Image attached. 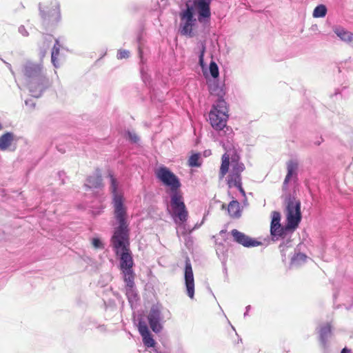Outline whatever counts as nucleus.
<instances>
[{
	"mask_svg": "<svg viewBox=\"0 0 353 353\" xmlns=\"http://www.w3.org/2000/svg\"><path fill=\"white\" fill-rule=\"evenodd\" d=\"M320 341L323 347H326L327 342L332 336V327L330 323L321 327L319 330Z\"/></svg>",
	"mask_w": 353,
	"mask_h": 353,
	"instance_id": "nucleus-18",
	"label": "nucleus"
},
{
	"mask_svg": "<svg viewBox=\"0 0 353 353\" xmlns=\"http://www.w3.org/2000/svg\"><path fill=\"white\" fill-rule=\"evenodd\" d=\"M138 329L141 336L150 333L148 325L144 321L140 320L139 321Z\"/></svg>",
	"mask_w": 353,
	"mask_h": 353,
	"instance_id": "nucleus-27",
	"label": "nucleus"
},
{
	"mask_svg": "<svg viewBox=\"0 0 353 353\" xmlns=\"http://www.w3.org/2000/svg\"><path fill=\"white\" fill-rule=\"evenodd\" d=\"M245 170V165L242 162L239 161V157L235 155L232 157V170L228 176V185L230 188L236 187L242 196L243 205L247 206L248 205V199L246 197L245 192L242 187L241 182V173Z\"/></svg>",
	"mask_w": 353,
	"mask_h": 353,
	"instance_id": "nucleus-8",
	"label": "nucleus"
},
{
	"mask_svg": "<svg viewBox=\"0 0 353 353\" xmlns=\"http://www.w3.org/2000/svg\"><path fill=\"white\" fill-rule=\"evenodd\" d=\"M110 179V190L112 194V203L114 206V218L118 223H127L126 208L123 205V197L121 192L119 191V182L117 179L111 174H109Z\"/></svg>",
	"mask_w": 353,
	"mask_h": 353,
	"instance_id": "nucleus-7",
	"label": "nucleus"
},
{
	"mask_svg": "<svg viewBox=\"0 0 353 353\" xmlns=\"http://www.w3.org/2000/svg\"><path fill=\"white\" fill-rule=\"evenodd\" d=\"M203 73L208 83L211 94L218 97L216 103L209 113V119L212 127L217 132L216 140L225 150L221 158V165L219 171V179H222L228 172L230 159L239 155L234 151V131L227 125L228 119V107L223 97L225 94L223 85L218 81L219 75V68H201Z\"/></svg>",
	"mask_w": 353,
	"mask_h": 353,
	"instance_id": "nucleus-1",
	"label": "nucleus"
},
{
	"mask_svg": "<svg viewBox=\"0 0 353 353\" xmlns=\"http://www.w3.org/2000/svg\"><path fill=\"white\" fill-rule=\"evenodd\" d=\"M341 353H351V350L345 347L342 350Z\"/></svg>",
	"mask_w": 353,
	"mask_h": 353,
	"instance_id": "nucleus-37",
	"label": "nucleus"
},
{
	"mask_svg": "<svg viewBox=\"0 0 353 353\" xmlns=\"http://www.w3.org/2000/svg\"><path fill=\"white\" fill-rule=\"evenodd\" d=\"M250 308H251V306H250V305H248V306H246V307H245V313H244V314H243L244 317H246V316L248 315V312H249V310H250Z\"/></svg>",
	"mask_w": 353,
	"mask_h": 353,
	"instance_id": "nucleus-35",
	"label": "nucleus"
},
{
	"mask_svg": "<svg viewBox=\"0 0 353 353\" xmlns=\"http://www.w3.org/2000/svg\"><path fill=\"white\" fill-rule=\"evenodd\" d=\"M2 128H3V126H2L1 123H0V130H1Z\"/></svg>",
	"mask_w": 353,
	"mask_h": 353,
	"instance_id": "nucleus-38",
	"label": "nucleus"
},
{
	"mask_svg": "<svg viewBox=\"0 0 353 353\" xmlns=\"http://www.w3.org/2000/svg\"><path fill=\"white\" fill-rule=\"evenodd\" d=\"M203 153L205 157H208L211 154V151L210 150H205Z\"/></svg>",
	"mask_w": 353,
	"mask_h": 353,
	"instance_id": "nucleus-36",
	"label": "nucleus"
},
{
	"mask_svg": "<svg viewBox=\"0 0 353 353\" xmlns=\"http://www.w3.org/2000/svg\"><path fill=\"white\" fill-rule=\"evenodd\" d=\"M126 284L125 285V294L127 296L129 303L132 305L136 303L138 300V294L134 288V277L128 279H123Z\"/></svg>",
	"mask_w": 353,
	"mask_h": 353,
	"instance_id": "nucleus-14",
	"label": "nucleus"
},
{
	"mask_svg": "<svg viewBox=\"0 0 353 353\" xmlns=\"http://www.w3.org/2000/svg\"><path fill=\"white\" fill-rule=\"evenodd\" d=\"M222 233H224L223 230H221V231L220 232V234H222Z\"/></svg>",
	"mask_w": 353,
	"mask_h": 353,
	"instance_id": "nucleus-39",
	"label": "nucleus"
},
{
	"mask_svg": "<svg viewBox=\"0 0 353 353\" xmlns=\"http://www.w3.org/2000/svg\"><path fill=\"white\" fill-rule=\"evenodd\" d=\"M327 13L326 7L323 5L317 6L313 11V17L315 18L324 17Z\"/></svg>",
	"mask_w": 353,
	"mask_h": 353,
	"instance_id": "nucleus-23",
	"label": "nucleus"
},
{
	"mask_svg": "<svg viewBox=\"0 0 353 353\" xmlns=\"http://www.w3.org/2000/svg\"><path fill=\"white\" fill-rule=\"evenodd\" d=\"M169 208L170 214L174 222L179 228L180 231H177V233L180 232L182 235L187 234L188 230L185 223L188 218V212L184 203L183 194L175 193L173 194L170 198Z\"/></svg>",
	"mask_w": 353,
	"mask_h": 353,
	"instance_id": "nucleus-5",
	"label": "nucleus"
},
{
	"mask_svg": "<svg viewBox=\"0 0 353 353\" xmlns=\"http://www.w3.org/2000/svg\"><path fill=\"white\" fill-rule=\"evenodd\" d=\"M298 164L294 161H290L287 163V174L283 181V188L287 189L289 181L294 177L297 176Z\"/></svg>",
	"mask_w": 353,
	"mask_h": 353,
	"instance_id": "nucleus-16",
	"label": "nucleus"
},
{
	"mask_svg": "<svg viewBox=\"0 0 353 353\" xmlns=\"http://www.w3.org/2000/svg\"><path fill=\"white\" fill-rule=\"evenodd\" d=\"M145 72L144 70V68H142L141 70V77H142V79L143 81V82L147 84L148 83H149V79L148 77V76L145 74Z\"/></svg>",
	"mask_w": 353,
	"mask_h": 353,
	"instance_id": "nucleus-31",
	"label": "nucleus"
},
{
	"mask_svg": "<svg viewBox=\"0 0 353 353\" xmlns=\"http://www.w3.org/2000/svg\"><path fill=\"white\" fill-rule=\"evenodd\" d=\"M287 225L285 228L281 225V214L279 212H272L270 233L274 241L282 237L286 230L296 228L301 220V202L294 197H290L287 204Z\"/></svg>",
	"mask_w": 353,
	"mask_h": 353,
	"instance_id": "nucleus-4",
	"label": "nucleus"
},
{
	"mask_svg": "<svg viewBox=\"0 0 353 353\" xmlns=\"http://www.w3.org/2000/svg\"><path fill=\"white\" fill-rule=\"evenodd\" d=\"M203 221H204V219H203V221L200 223H196L195 224V225L192 228H187V230H188V232L187 234H190L191 233L193 230H196V229H198L199 228L201 227V225L203 223Z\"/></svg>",
	"mask_w": 353,
	"mask_h": 353,
	"instance_id": "nucleus-32",
	"label": "nucleus"
},
{
	"mask_svg": "<svg viewBox=\"0 0 353 353\" xmlns=\"http://www.w3.org/2000/svg\"><path fill=\"white\" fill-rule=\"evenodd\" d=\"M111 243L115 253L120 254V270L123 279L134 277V261L130 250L129 230L127 223H119L111 238Z\"/></svg>",
	"mask_w": 353,
	"mask_h": 353,
	"instance_id": "nucleus-2",
	"label": "nucleus"
},
{
	"mask_svg": "<svg viewBox=\"0 0 353 353\" xmlns=\"http://www.w3.org/2000/svg\"><path fill=\"white\" fill-rule=\"evenodd\" d=\"M26 105H30V107L34 108V104L33 103L31 99L26 100L25 101Z\"/></svg>",
	"mask_w": 353,
	"mask_h": 353,
	"instance_id": "nucleus-34",
	"label": "nucleus"
},
{
	"mask_svg": "<svg viewBox=\"0 0 353 353\" xmlns=\"http://www.w3.org/2000/svg\"><path fill=\"white\" fill-rule=\"evenodd\" d=\"M143 343L148 347H154L155 345V341L152 337L150 333H148L145 335L142 336Z\"/></svg>",
	"mask_w": 353,
	"mask_h": 353,
	"instance_id": "nucleus-26",
	"label": "nucleus"
},
{
	"mask_svg": "<svg viewBox=\"0 0 353 353\" xmlns=\"http://www.w3.org/2000/svg\"><path fill=\"white\" fill-rule=\"evenodd\" d=\"M148 319L153 332L159 333L162 330L163 326L161 323V321L162 320L161 312L158 305H152L150 310Z\"/></svg>",
	"mask_w": 353,
	"mask_h": 353,
	"instance_id": "nucleus-11",
	"label": "nucleus"
},
{
	"mask_svg": "<svg viewBox=\"0 0 353 353\" xmlns=\"http://www.w3.org/2000/svg\"><path fill=\"white\" fill-rule=\"evenodd\" d=\"M14 140V134L12 132H6L0 137V150H6L11 145Z\"/></svg>",
	"mask_w": 353,
	"mask_h": 353,
	"instance_id": "nucleus-20",
	"label": "nucleus"
},
{
	"mask_svg": "<svg viewBox=\"0 0 353 353\" xmlns=\"http://www.w3.org/2000/svg\"><path fill=\"white\" fill-rule=\"evenodd\" d=\"M128 136L129 139L132 143H137L138 142L139 137H138V136L135 133L131 132H128Z\"/></svg>",
	"mask_w": 353,
	"mask_h": 353,
	"instance_id": "nucleus-29",
	"label": "nucleus"
},
{
	"mask_svg": "<svg viewBox=\"0 0 353 353\" xmlns=\"http://www.w3.org/2000/svg\"><path fill=\"white\" fill-rule=\"evenodd\" d=\"M188 164L190 167H199L201 165V155L199 153L193 154L188 160Z\"/></svg>",
	"mask_w": 353,
	"mask_h": 353,
	"instance_id": "nucleus-24",
	"label": "nucleus"
},
{
	"mask_svg": "<svg viewBox=\"0 0 353 353\" xmlns=\"http://www.w3.org/2000/svg\"><path fill=\"white\" fill-rule=\"evenodd\" d=\"M41 68H24L21 81L28 86L31 95L38 98L45 90L48 80L41 74Z\"/></svg>",
	"mask_w": 353,
	"mask_h": 353,
	"instance_id": "nucleus-6",
	"label": "nucleus"
},
{
	"mask_svg": "<svg viewBox=\"0 0 353 353\" xmlns=\"http://www.w3.org/2000/svg\"><path fill=\"white\" fill-rule=\"evenodd\" d=\"M193 57L198 59L199 66H217L211 52L206 50L204 41L197 42L194 48Z\"/></svg>",
	"mask_w": 353,
	"mask_h": 353,
	"instance_id": "nucleus-10",
	"label": "nucleus"
},
{
	"mask_svg": "<svg viewBox=\"0 0 353 353\" xmlns=\"http://www.w3.org/2000/svg\"><path fill=\"white\" fill-rule=\"evenodd\" d=\"M19 32L24 37H27L28 35V32L23 26H21L19 28Z\"/></svg>",
	"mask_w": 353,
	"mask_h": 353,
	"instance_id": "nucleus-33",
	"label": "nucleus"
},
{
	"mask_svg": "<svg viewBox=\"0 0 353 353\" xmlns=\"http://www.w3.org/2000/svg\"><path fill=\"white\" fill-rule=\"evenodd\" d=\"M54 8L48 12L46 14L43 10H41V4H39V10L41 17L44 20H48L52 23H58L61 20V11H60V5L58 3H56L54 5Z\"/></svg>",
	"mask_w": 353,
	"mask_h": 353,
	"instance_id": "nucleus-15",
	"label": "nucleus"
},
{
	"mask_svg": "<svg viewBox=\"0 0 353 353\" xmlns=\"http://www.w3.org/2000/svg\"><path fill=\"white\" fill-rule=\"evenodd\" d=\"M59 49H60V45H59V41H58V39H56L55 43L54 45V47L52 50V54H51L52 63L54 65V66H56V65H57L56 60L59 54Z\"/></svg>",
	"mask_w": 353,
	"mask_h": 353,
	"instance_id": "nucleus-25",
	"label": "nucleus"
},
{
	"mask_svg": "<svg viewBox=\"0 0 353 353\" xmlns=\"http://www.w3.org/2000/svg\"><path fill=\"white\" fill-rule=\"evenodd\" d=\"M155 175L164 185L169 188L168 192L169 193L170 198L175 193L183 194L180 190L181 184L179 178L168 168L165 166L159 167L156 170Z\"/></svg>",
	"mask_w": 353,
	"mask_h": 353,
	"instance_id": "nucleus-9",
	"label": "nucleus"
},
{
	"mask_svg": "<svg viewBox=\"0 0 353 353\" xmlns=\"http://www.w3.org/2000/svg\"><path fill=\"white\" fill-rule=\"evenodd\" d=\"M232 200L230 202L228 206V212L231 218L239 219L241 216V209L239 202L236 201L233 196Z\"/></svg>",
	"mask_w": 353,
	"mask_h": 353,
	"instance_id": "nucleus-17",
	"label": "nucleus"
},
{
	"mask_svg": "<svg viewBox=\"0 0 353 353\" xmlns=\"http://www.w3.org/2000/svg\"><path fill=\"white\" fill-rule=\"evenodd\" d=\"M307 256L303 253H296L294 254L291 259V265H300L304 263L306 261Z\"/></svg>",
	"mask_w": 353,
	"mask_h": 353,
	"instance_id": "nucleus-22",
	"label": "nucleus"
},
{
	"mask_svg": "<svg viewBox=\"0 0 353 353\" xmlns=\"http://www.w3.org/2000/svg\"><path fill=\"white\" fill-rule=\"evenodd\" d=\"M102 185V179L99 173H95L93 175L90 176L87 180L85 185L91 188H98Z\"/></svg>",
	"mask_w": 353,
	"mask_h": 353,
	"instance_id": "nucleus-19",
	"label": "nucleus"
},
{
	"mask_svg": "<svg viewBox=\"0 0 353 353\" xmlns=\"http://www.w3.org/2000/svg\"><path fill=\"white\" fill-rule=\"evenodd\" d=\"M212 0H194L192 3L188 1L185 3V9L179 13L180 25L179 32L182 35L193 37L194 36V27L196 19L194 16V9L198 12L199 22L208 21L211 16L210 3Z\"/></svg>",
	"mask_w": 353,
	"mask_h": 353,
	"instance_id": "nucleus-3",
	"label": "nucleus"
},
{
	"mask_svg": "<svg viewBox=\"0 0 353 353\" xmlns=\"http://www.w3.org/2000/svg\"><path fill=\"white\" fill-rule=\"evenodd\" d=\"M231 234L234 241L246 248L256 247L261 244L259 241L250 238L236 229H233L231 231Z\"/></svg>",
	"mask_w": 353,
	"mask_h": 353,
	"instance_id": "nucleus-13",
	"label": "nucleus"
},
{
	"mask_svg": "<svg viewBox=\"0 0 353 353\" xmlns=\"http://www.w3.org/2000/svg\"><path fill=\"white\" fill-rule=\"evenodd\" d=\"M334 33L343 41H352L353 34L345 30L344 28L337 27L334 29Z\"/></svg>",
	"mask_w": 353,
	"mask_h": 353,
	"instance_id": "nucleus-21",
	"label": "nucleus"
},
{
	"mask_svg": "<svg viewBox=\"0 0 353 353\" xmlns=\"http://www.w3.org/2000/svg\"><path fill=\"white\" fill-rule=\"evenodd\" d=\"M92 245L95 248H102L103 244L100 239L94 238L92 239Z\"/></svg>",
	"mask_w": 353,
	"mask_h": 353,
	"instance_id": "nucleus-30",
	"label": "nucleus"
},
{
	"mask_svg": "<svg viewBox=\"0 0 353 353\" xmlns=\"http://www.w3.org/2000/svg\"><path fill=\"white\" fill-rule=\"evenodd\" d=\"M130 55V52L127 50H119L117 53V58L119 59H127Z\"/></svg>",
	"mask_w": 353,
	"mask_h": 353,
	"instance_id": "nucleus-28",
	"label": "nucleus"
},
{
	"mask_svg": "<svg viewBox=\"0 0 353 353\" xmlns=\"http://www.w3.org/2000/svg\"><path fill=\"white\" fill-rule=\"evenodd\" d=\"M184 278L187 294L190 299H193L194 295V275L190 261L188 257L185 259Z\"/></svg>",
	"mask_w": 353,
	"mask_h": 353,
	"instance_id": "nucleus-12",
	"label": "nucleus"
}]
</instances>
